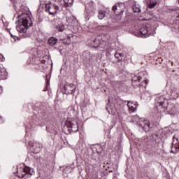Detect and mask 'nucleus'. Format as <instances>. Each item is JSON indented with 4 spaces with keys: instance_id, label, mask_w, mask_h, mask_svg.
I'll return each mask as SVG.
<instances>
[{
    "instance_id": "f257e3e1",
    "label": "nucleus",
    "mask_w": 179,
    "mask_h": 179,
    "mask_svg": "<svg viewBox=\"0 0 179 179\" xmlns=\"http://www.w3.org/2000/svg\"><path fill=\"white\" fill-rule=\"evenodd\" d=\"M18 24L16 27V29L19 32V36L12 34L10 32L11 37L15 40V41H20L21 38H27L31 36L30 31L28 29L29 27H31V19L30 16L27 13H22V15H18Z\"/></svg>"
},
{
    "instance_id": "f03ea898",
    "label": "nucleus",
    "mask_w": 179,
    "mask_h": 179,
    "mask_svg": "<svg viewBox=\"0 0 179 179\" xmlns=\"http://www.w3.org/2000/svg\"><path fill=\"white\" fill-rule=\"evenodd\" d=\"M134 30L137 31L136 36L141 38H148V37L156 34V29L150 24H139L135 25Z\"/></svg>"
},
{
    "instance_id": "7ed1b4c3",
    "label": "nucleus",
    "mask_w": 179,
    "mask_h": 179,
    "mask_svg": "<svg viewBox=\"0 0 179 179\" xmlns=\"http://www.w3.org/2000/svg\"><path fill=\"white\" fill-rule=\"evenodd\" d=\"M95 15L96 7L94 6V2L91 1L85 6V10L84 13L85 19L86 21L90 20V19L93 17Z\"/></svg>"
},
{
    "instance_id": "20e7f679",
    "label": "nucleus",
    "mask_w": 179,
    "mask_h": 179,
    "mask_svg": "<svg viewBox=\"0 0 179 179\" xmlns=\"http://www.w3.org/2000/svg\"><path fill=\"white\" fill-rule=\"evenodd\" d=\"M34 174V171L29 166L17 168V176L19 178H27L29 177H31Z\"/></svg>"
},
{
    "instance_id": "39448f33",
    "label": "nucleus",
    "mask_w": 179,
    "mask_h": 179,
    "mask_svg": "<svg viewBox=\"0 0 179 179\" xmlns=\"http://www.w3.org/2000/svg\"><path fill=\"white\" fill-rule=\"evenodd\" d=\"M155 101V107L159 113L166 111V109L167 108V100L164 99V97L162 96H157Z\"/></svg>"
},
{
    "instance_id": "423d86ee",
    "label": "nucleus",
    "mask_w": 179,
    "mask_h": 179,
    "mask_svg": "<svg viewBox=\"0 0 179 179\" xmlns=\"http://www.w3.org/2000/svg\"><path fill=\"white\" fill-rule=\"evenodd\" d=\"M45 12L49 13V15H51L52 16H55V15L59 12V6L50 1L45 3Z\"/></svg>"
},
{
    "instance_id": "0eeeda50",
    "label": "nucleus",
    "mask_w": 179,
    "mask_h": 179,
    "mask_svg": "<svg viewBox=\"0 0 179 179\" xmlns=\"http://www.w3.org/2000/svg\"><path fill=\"white\" fill-rule=\"evenodd\" d=\"M78 123H76L73 124L71 122H66L65 123V127H64V133H66V135L68 134H71V132H78Z\"/></svg>"
},
{
    "instance_id": "6e6552de",
    "label": "nucleus",
    "mask_w": 179,
    "mask_h": 179,
    "mask_svg": "<svg viewBox=\"0 0 179 179\" xmlns=\"http://www.w3.org/2000/svg\"><path fill=\"white\" fill-rule=\"evenodd\" d=\"M172 153H178L179 152V139L178 136H173L171 145Z\"/></svg>"
},
{
    "instance_id": "1a4fd4ad",
    "label": "nucleus",
    "mask_w": 179,
    "mask_h": 179,
    "mask_svg": "<svg viewBox=\"0 0 179 179\" xmlns=\"http://www.w3.org/2000/svg\"><path fill=\"white\" fill-rule=\"evenodd\" d=\"M117 5H115L113 6L112 8V10L114 12L115 15H116V16H121L122 15L124 14V8H122V6H124V3H118Z\"/></svg>"
},
{
    "instance_id": "9d476101",
    "label": "nucleus",
    "mask_w": 179,
    "mask_h": 179,
    "mask_svg": "<svg viewBox=\"0 0 179 179\" xmlns=\"http://www.w3.org/2000/svg\"><path fill=\"white\" fill-rule=\"evenodd\" d=\"M64 90L67 94H73L76 92V87L72 83L66 84L64 85Z\"/></svg>"
},
{
    "instance_id": "9b49d317",
    "label": "nucleus",
    "mask_w": 179,
    "mask_h": 179,
    "mask_svg": "<svg viewBox=\"0 0 179 179\" xmlns=\"http://www.w3.org/2000/svg\"><path fill=\"white\" fill-rule=\"evenodd\" d=\"M143 73H140L137 75L132 74L131 75V83L133 86H136V83H139L141 82V79H142V76Z\"/></svg>"
},
{
    "instance_id": "f8f14e48",
    "label": "nucleus",
    "mask_w": 179,
    "mask_h": 179,
    "mask_svg": "<svg viewBox=\"0 0 179 179\" xmlns=\"http://www.w3.org/2000/svg\"><path fill=\"white\" fill-rule=\"evenodd\" d=\"M138 126L141 127L145 132H149V131H150V122L147 120L141 121V122L138 124Z\"/></svg>"
},
{
    "instance_id": "ddd939ff",
    "label": "nucleus",
    "mask_w": 179,
    "mask_h": 179,
    "mask_svg": "<svg viewBox=\"0 0 179 179\" xmlns=\"http://www.w3.org/2000/svg\"><path fill=\"white\" fill-rule=\"evenodd\" d=\"M55 2H59L64 8H69L73 5V0H55Z\"/></svg>"
},
{
    "instance_id": "4468645a",
    "label": "nucleus",
    "mask_w": 179,
    "mask_h": 179,
    "mask_svg": "<svg viewBox=\"0 0 179 179\" xmlns=\"http://www.w3.org/2000/svg\"><path fill=\"white\" fill-rule=\"evenodd\" d=\"M8 78V72H6V69L3 67H1L0 66V80H5Z\"/></svg>"
},
{
    "instance_id": "2eb2a0df",
    "label": "nucleus",
    "mask_w": 179,
    "mask_h": 179,
    "mask_svg": "<svg viewBox=\"0 0 179 179\" xmlns=\"http://www.w3.org/2000/svg\"><path fill=\"white\" fill-rule=\"evenodd\" d=\"M92 41H93L92 45L95 48L103 45V43H101V36H98V37L95 38L94 39H92Z\"/></svg>"
},
{
    "instance_id": "dca6fc26",
    "label": "nucleus",
    "mask_w": 179,
    "mask_h": 179,
    "mask_svg": "<svg viewBox=\"0 0 179 179\" xmlns=\"http://www.w3.org/2000/svg\"><path fill=\"white\" fill-rule=\"evenodd\" d=\"M109 38H110V35H108V34H103L101 37V42L102 45H107L108 44Z\"/></svg>"
},
{
    "instance_id": "f3484780",
    "label": "nucleus",
    "mask_w": 179,
    "mask_h": 179,
    "mask_svg": "<svg viewBox=\"0 0 179 179\" xmlns=\"http://www.w3.org/2000/svg\"><path fill=\"white\" fill-rule=\"evenodd\" d=\"M178 89L172 87L171 88V97H173V99H177V97H178Z\"/></svg>"
},
{
    "instance_id": "a211bd4d",
    "label": "nucleus",
    "mask_w": 179,
    "mask_h": 179,
    "mask_svg": "<svg viewBox=\"0 0 179 179\" xmlns=\"http://www.w3.org/2000/svg\"><path fill=\"white\" fill-rule=\"evenodd\" d=\"M48 43L49 45L53 47V45H55V44L58 43V39L54 36H52L48 39Z\"/></svg>"
},
{
    "instance_id": "6ab92c4d",
    "label": "nucleus",
    "mask_w": 179,
    "mask_h": 179,
    "mask_svg": "<svg viewBox=\"0 0 179 179\" xmlns=\"http://www.w3.org/2000/svg\"><path fill=\"white\" fill-rule=\"evenodd\" d=\"M104 17H107V12L103 10H99L98 13V19L103 20Z\"/></svg>"
},
{
    "instance_id": "aec40b11",
    "label": "nucleus",
    "mask_w": 179,
    "mask_h": 179,
    "mask_svg": "<svg viewBox=\"0 0 179 179\" xmlns=\"http://www.w3.org/2000/svg\"><path fill=\"white\" fill-rule=\"evenodd\" d=\"M83 58L84 61H92V56H90V52L85 51L83 53Z\"/></svg>"
},
{
    "instance_id": "412c9836",
    "label": "nucleus",
    "mask_w": 179,
    "mask_h": 179,
    "mask_svg": "<svg viewBox=\"0 0 179 179\" xmlns=\"http://www.w3.org/2000/svg\"><path fill=\"white\" fill-rule=\"evenodd\" d=\"M115 58L117 59V62H121L122 61V59L124 58V54L120 52H115Z\"/></svg>"
},
{
    "instance_id": "4be33fe9",
    "label": "nucleus",
    "mask_w": 179,
    "mask_h": 179,
    "mask_svg": "<svg viewBox=\"0 0 179 179\" xmlns=\"http://www.w3.org/2000/svg\"><path fill=\"white\" fill-rule=\"evenodd\" d=\"M32 150H34V153H38V152L41 150V145L38 143H34L32 145Z\"/></svg>"
},
{
    "instance_id": "5701e85b",
    "label": "nucleus",
    "mask_w": 179,
    "mask_h": 179,
    "mask_svg": "<svg viewBox=\"0 0 179 179\" xmlns=\"http://www.w3.org/2000/svg\"><path fill=\"white\" fill-rule=\"evenodd\" d=\"M56 29L58 31L62 32L65 30V26H64V24L59 22L56 25Z\"/></svg>"
},
{
    "instance_id": "b1692460",
    "label": "nucleus",
    "mask_w": 179,
    "mask_h": 179,
    "mask_svg": "<svg viewBox=\"0 0 179 179\" xmlns=\"http://www.w3.org/2000/svg\"><path fill=\"white\" fill-rule=\"evenodd\" d=\"M152 138L153 141H155V143H159V141H160V135L159 133H155L152 135Z\"/></svg>"
},
{
    "instance_id": "393cba45",
    "label": "nucleus",
    "mask_w": 179,
    "mask_h": 179,
    "mask_svg": "<svg viewBox=\"0 0 179 179\" xmlns=\"http://www.w3.org/2000/svg\"><path fill=\"white\" fill-rule=\"evenodd\" d=\"M156 5H157V1H154L152 3H148V8H149V9H153V8H155V6H156Z\"/></svg>"
},
{
    "instance_id": "a878e982",
    "label": "nucleus",
    "mask_w": 179,
    "mask_h": 179,
    "mask_svg": "<svg viewBox=\"0 0 179 179\" xmlns=\"http://www.w3.org/2000/svg\"><path fill=\"white\" fill-rule=\"evenodd\" d=\"M133 10L135 13H141V8L136 6H133Z\"/></svg>"
},
{
    "instance_id": "bb28decb",
    "label": "nucleus",
    "mask_w": 179,
    "mask_h": 179,
    "mask_svg": "<svg viewBox=\"0 0 179 179\" xmlns=\"http://www.w3.org/2000/svg\"><path fill=\"white\" fill-rule=\"evenodd\" d=\"M127 106L129 107V110L130 113H135V111H136V108H134V106H131V107L129 106V102H128Z\"/></svg>"
},
{
    "instance_id": "cd10ccee",
    "label": "nucleus",
    "mask_w": 179,
    "mask_h": 179,
    "mask_svg": "<svg viewBox=\"0 0 179 179\" xmlns=\"http://www.w3.org/2000/svg\"><path fill=\"white\" fill-rule=\"evenodd\" d=\"M175 23H179V13L174 20Z\"/></svg>"
},
{
    "instance_id": "c85d7f7f",
    "label": "nucleus",
    "mask_w": 179,
    "mask_h": 179,
    "mask_svg": "<svg viewBox=\"0 0 179 179\" xmlns=\"http://www.w3.org/2000/svg\"><path fill=\"white\" fill-rule=\"evenodd\" d=\"M43 117L44 120H47V117H48V115L46 113H43Z\"/></svg>"
},
{
    "instance_id": "c756f323",
    "label": "nucleus",
    "mask_w": 179,
    "mask_h": 179,
    "mask_svg": "<svg viewBox=\"0 0 179 179\" xmlns=\"http://www.w3.org/2000/svg\"><path fill=\"white\" fill-rule=\"evenodd\" d=\"M144 82H145L144 87H145V89H146V85H148V83H149V81L148 80H145Z\"/></svg>"
},
{
    "instance_id": "7c9ffc66",
    "label": "nucleus",
    "mask_w": 179,
    "mask_h": 179,
    "mask_svg": "<svg viewBox=\"0 0 179 179\" xmlns=\"http://www.w3.org/2000/svg\"><path fill=\"white\" fill-rule=\"evenodd\" d=\"M3 92V87H2V86H0V94H2Z\"/></svg>"
},
{
    "instance_id": "2f4dec72",
    "label": "nucleus",
    "mask_w": 179,
    "mask_h": 179,
    "mask_svg": "<svg viewBox=\"0 0 179 179\" xmlns=\"http://www.w3.org/2000/svg\"><path fill=\"white\" fill-rule=\"evenodd\" d=\"M110 51H111V49L106 48V52L108 54H111V52H110Z\"/></svg>"
},
{
    "instance_id": "473e14b6",
    "label": "nucleus",
    "mask_w": 179,
    "mask_h": 179,
    "mask_svg": "<svg viewBox=\"0 0 179 179\" xmlns=\"http://www.w3.org/2000/svg\"><path fill=\"white\" fill-rule=\"evenodd\" d=\"M175 30H178V25H176V27H174Z\"/></svg>"
},
{
    "instance_id": "72a5a7b5",
    "label": "nucleus",
    "mask_w": 179,
    "mask_h": 179,
    "mask_svg": "<svg viewBox=\"0 0 179 179\" xmlns=\"http://www.w3.org/2000/svg\"><path fill=\"white\" fill-rule=\"evenodd\" d=\"M67 22H69V23H71V19L69 18V19L67 20Z\"/></svg>"
},
{
    "instance_id": "f704fd0d",
    "label": "nucleus",
    "mask_w": 179,
    "mask_h": 179,
    "mask_svg": "<svg viewBox=\"0 0 179 179\" xmlns=\"http://www.w3.org/2000/svg\"><path fill=\"white\" fill-rule=\"evenodd\" d=\"M41 8H44V4H41Z\"/></svg>"
},
{
    "instance_id": "c9c22d12",
    "label": "nucleus",
    "mask_w": 179,
    "mask_h": 179,
    "mask_svg": "<svg viewBox=\"0 0 179 179\" xmlns=\"http://www.w3.org/2000/svg\"><path fill=\"white\" fill-rule=\"evenodd\" d=\"M50 84V83L48 81H47V86H48V85Z\"/></svg>"
},
{
    "instance_id": "e433bc0d",
    "label": "nucleus",
    "mask_w": 179,
    "mask_h": 179,
    "mask_svg": "<svg viewBox=\"0 0 179 179\" xmlns=\"http://www.w3.org/2000/svg\"><path fill=\"white\" fill-rule=\"evenodd\" d=\"M25 138H26V139H27V133L25 135Z\"/></svg>"
},
{
    "instance_id": "4c0bfd02",
    "label": "nucleus",
    "mask_w": 179,
    "mask_h": 179,
    "mask_svg": "<svg viewBox=\"0 0 179 179\" xmlns=\"http://www.w3.org/2000/svg\"><path fill=\"white\" fill-rule=\"evenodd\" d=\"M141 86H142V85H141V84H140V85H139V87H141Z\"/></svg>"
},
{
    "instance_id": "58836bf2",
    "label": "nucleus",
    "mask_w": 179,
    "mask_h": 179,
    "mask_svg": "<svg viewBox=\"0 0 179 179\" xmlns=\"http://www.w3.org/2000/svg\"><path fill=\"white\" fill-rule=\"evenodd\" d=\"M46 91H47L46 90H43V92H46Z\"/></svg>"
},
{
    "instance_id": "ea45409f",
    "label": "nucleus",
    "mask_w": 179,
    "mask_h": 179,
    "mask_svg": "<svg viewBox=\"0 0 179 179\" xmlns=\"http://www.w3.org/2000/svg\"><path fill=\"white\" fill-rule=\"evenodd\" d=\"M178 4H179V0H178Z\"/></svg>"
}]
</instances>
